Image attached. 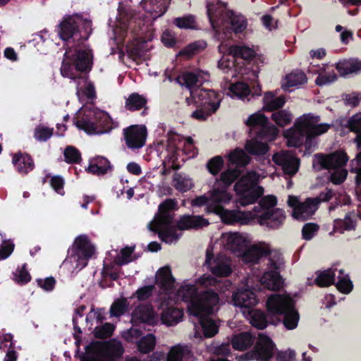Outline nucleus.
Listing matches in <instances>:
<instances>
[{"label": "nucleus", "instance_id": "3", "mask_svg": "<svg viewBox=\"0 0 361 361\" xmlns=\"http://www.w3.org/2000/svg\"><path fill=\"white\" fill-rule=\"evenodd\" d=\"M208 78L209 75L200 71L184 72L175 78L177 83L190 91V97H186L185 102L188 105L195 104L197 109L191 114V117L199 121H204L215 114L222 100L221 93L200 88Z\"/></svg>", "mask_w": 361, "mask_h": 361}, {"label": "nucleus", "instance_id": "12", "mask_svg": "<svg viewBox=\"0 0 361 361\" xmlns=\"http://www.w3.org/2000/svg\"><path fill=\"white\" fill-rule=\"evenodd\" d=\"M266 177L264 171L258 173L255 171L243 176L234 186L238 197V202L242 206L255 203L263 194L264 188L258 185L259 181Z\"/></svg>", "mask_w": 361, "mask_h": 361}, {"label": "nucleus", "instance_id": "13", "mask_svg": "<svg viewBox=\"0 0 361 361\" xmlns=\"http://www.w3.org/2000/svg\"><path fill=\"white\" fill-rule=\"evenodd\" d=\"M241 171L238 169H228L220 174L219 178H216L213 188L204 194L197 197L191 202L193 207H202L205 205V210L207 213H214L210 211L209 206L214 201V195L215 192H223L225 188L228 187L240 176Z\"/></svg>", "mask_w": 361, "mask_h": 361}, {"label": "nucleus", "instance_id": "52", "mask_svg": "<svg viewBox=\"0 0 361 361\" xmlns=\"http://www.w3.org/2000/svg\"><path fill=\"white\" fill-rule=\"evenodd\" d=\"M268 255L267 270H276L279 272V270L284 264L282 255L278 251H271L269 247V252Z\"/></svg>", "mask_w": 361, "mask_h": 361}, {"label": "nucleus", "instance_id": "42", "mask_svg": "<svg viewBox=\"0 0 361 361\" xmlns=\"http://www.w3.org/2000/svg\"><path fill=\"white\" fill-rule=\"evenodd\" d=\"M207 42L204 40H197L193 42L183 49H181L178 54V56H183L186 59L192 58L193 56L202 51L207 47Z\"/></svg>", "mask_w": 361, "mask_h": 361}, {"label": "nucleus", "instance_id": "10", "mask_svg": "<svg viewBox=\"0 0 361 361\" xmlns=\"http://www.w3.org/2000/svg\"><path fill=\"white\" fill-rule=\"evenodd\" d=\"M277 198L274 195L263 197L253 207V224L269 229H277L284 222L286 214L283 209L276 208Z\"/></svg>", "mask_w": 361, "mask_h": 361}, {"label": "nucleus", "instance_id": "8", "mask_svg": "<svg viewBox=\"0 0 361 361\" xmlns=\"http://www.w3.org/2000/svg\"><path fill=\"white\" fill-rule=\"evenodd\" d=\"M83 115L78 118L75 124L89 135L109 133L119 126V122L113 119L109 114L92 106L84 107Z\"/></svg>", "mask_w": 361, "mask_h": 361}, {"label": "nucleus", "instance_id": "30", "mask_svg": "<svg viewBox=\"0 0 361 361\" xmlns=\"http://www.w3.org/2000/svg\"><path fill=\"white\" fill-rule=\"evenodd\" d=\"M257 281L255 285L260 281L261 284L265 288L271 290H276L282 288L283 280L279 271L276 270H267L263 275L259 279V276H254Z\"/></svg>", "mask_w": 361, "mask_h": 361}, {"label": "nucleus", "instance_id": "55", "mask_svg": "<svg viewBox=\"0 0 361 361\" xmlns=\"http://www.w3.org/2000/svg\"><path fill=\"white\" fill-rule=\"evenodd\" d=\"M54 135V128L39 124L35 128L34 137L39 142H46Z\"/></svg>", "mask_w": 361, "mask_h": 361}, {"label": "nucleus", "instance_id": "46", "mask_svg": "<svg viewBox=\"0 0 361 361\" xmlns=\"http://www.w3.org/2000/svg\"><path fill=\"white\" fill-rule=\"evenodd\" d=\"M147 99L138 93H132L126 98L125 108L128 111H137L145 106Z\"/></svg>", "mask_w": 361, "mask_h": 361}, {"label": "nucleus", "instance_id": "50", "mask_svg": "<svg viewBox=\"0 0 361 361\" xmlns=\"http://www.w3.org/2000/svg\"><path fill=\"white\" fill-rule=\"evenodd\" d=\"M338 281L336 283L337 289L345 294L350 293L353 288V283L348 274H344L342 269H338L336 277Z\"/></svg>", "mask_w": 361, "mask_h": 361}, {"label": "nucleus", "instance_id": "59", "mask_svg": "<svg viewBox=\"0 0 361 361\" xmlns=\"http://www.w3.org/2000/svg\"><path fill=\"white\" fill-rule=\"evenodd\" d=\"M224 164L223 158L221 156H216L207 162V167L211 174L216 176L222 169Z\"/></svg>", "mask_w": 361, "mask_h": 361}, {"label": "nucleus", "instance_id": "15", "mask_svg": "<svg viewBox=\"0 0 361 361\" xmlns=\"http://www.w3.org/2000/svg\"><path fill=\"white\" fill-rule=\"evenodd\" d=\"M276 350V345L269 336L259 334L253 350L239 357L238 361H273Z\"/></svg>", "mask_w": 361, "mask_h": 361}, {"label": "nucleus", "instance_id": "34", "mask_svg": "<svg viewBox=\"0 0 361 361\" xmlns=\"http://www.w3.org/2000/svg\"><path fill=\"white\" fill-rule=\"evenodd\" d=\"M243 314L253 326L259 329H265L269 323L267 316L261 310L250 309L243 310Z\"/></svg>", "mask_w": 361, "mask_h": 361}, {"label": "nucleus", "instance_id": "31", "mask_svg": "<svg viewBox=\"0 0 361 361\" xmlns=\"http://www.w3.org/2000/svg\"><path fill=\"white\" fill-rule=\"evenodd\" d=\"M12 164L15 169L23 176L27 174L35 168L32 158L29 154L20 152L13 154Z\"/></svg>", "mask_w": 361, "mask_h": 361}, {"label": "nucleus", "instance_id": "56", "mask_svg": "<svg viewBox=\"0 0 361 361\" xmlns=\"http://www.w3.org/2000/svg\"><path fill=\"white\" fill-rule=\"evenodd\" d=\"M271 118L278 126L284 127L290 123L293 116L290 111L284 109L273 113Z\"/></svg>", "mask_w": 361, "mask_h": 361}, {"label": "nucleus", "instance_id": "32", "mask_svg": "<svg viewBox=\"0 0 361 361\" xmlns=\"http://www.w3.org/2000/svg\"><path fill=\"white\" fill-rule=\"evenodd\" d=\"M166 361H194V355L189 346L178 344L171 347Z\"/></svg>", "mask_w": 361, "mask_h": 361}, {"label": "nucleus", "instance_id": "45", "mask_svg": "<svg viewBox=\"0 0 361 361\" xmlns=\"http://www.w3.org/2000/svg\"><path fill=\"white\" fill-rule=\"evenodd\" d=\"M245 148L248 153L257 157L264 156L269 151L267 143L259 142L255 139L247 141Z\"/></svg>", "mask_w": 361, "mask_h": 361}, {"label": "nucleus", "instance_id": "53", "mask_svg": "<svg viewBox=\"0 0 361 361\" xmlns=\"http://www.w3.org/2000/svg\"><path fill=\"white\" fill-rule=\"evenodd\" d=\"M348 126L351 131L357 133L355 141L357 147H361V112L357 113L348 120Z\"/></svg>", "mask_w": 361, "mask_h": 361}, {"label": "nucleus", "instance_id": "29", "mask_svg": "<svg viewBox=\"0 0 361 361\" xmlns=\"http://www.w3.org/2000/svg\"><path fill=\"white\" fill-rule=\"evenodd\" d=\"M148 50L149 48L146 41L135 40L126 46V54L123 55V60L126 57L138 63L141 59L145 57Z\"/></svg>", "mask_w": 361, "mask_h": 361}, {"label": "nucleus", "instance_id": "47", "mask_svg": "<svg viewBox=\"0 0 361 361\" xmlns=\"http://www.w3.org/2000/svg\"><path fill=\"white\" fill-rule=\"evenodd\" d=\"M228 159L231 164L238 166H245L250 161V157L243 149L235 148L228 154Z\"/></svg>", "mask_w": 361, "mask_h": 361}, {"label": "nucleus", "instance_id": "17", "mask_svg": "<svg viewBox=\"0 0 361 361\" xmlns=\"http://www.w3.org/2000/svg\"><path fill=\"white\" fill-rule=\"evenodd\" d=\"M213 247L209 246L206 250L205 264L209 271L219 277H227L233 272V267L229 257L223 255L212 256Z\"/></svg>", "mask_w": 361, "mask_h": 361}, {"label": "nucleus", "instance_id": "62", "mask_svg": "<svg viewBox=\"0 0 361 361\" xmlns=\"http://www.w3.org/2000/svg\"><path fill=\"white\" fill-rule=\"evenodd\" d=\"M30 276L26 269V264H23L21 269H18L13 272V280L18 283H27L30 281Z\"/></svg>", "mask_w": 361, "mask_h": 361}, {"label": "nucleus", "instance_id": "22", "mask_svg": "<svg viewBox=\"0 0 361 361\" xmlns=\"http://www.w3.org/2000/svg\"><path fill=\"white\" fill-rule=\"evenodd\" d=\"M123 136L129 149H140L145 144L147 130L145 126H131L123 130Z\"/></svg>", "mask_w": 361, "mask_h": 361}, {"label": "nucleus", "instance_id": "48", "mask_svg": "<svg viewBox=\"0 0 361 361\" xmlns=\"http://www.w3.org/2000/svg\"><path fill=\"white\" fill-rule=\"evenodd\" d=\"M224 56L218 62V67L224 73H231V77H235L237 73L235 62L236 59L233 58L228 54H223Z\"/></svg>", "mask_w": 361, "mask_h": 361}, {"label": "nucleus", "instance_id": "57", "mask_svg": "<svg viewBox=\"0 0 361 361\" xmlns=\"http://www.w3.org/2000/svg\"><path fill=\"white\" fill-rule=\"evenodd\" d=\"M129 302L128 298H121L116 300L111 305L110 314L113 317L123 315L128 309Z\"/></svg>", "mask_w": 361, "mask_h": 361}, {"label": "nucleus", "instance_id": "51", "mask_svg": "<svg viewBox=\"0 0 361 361\" xmlns=\"http://www.w3.org/2000/svg\"><path fill=\"white\" fill-rule=\"evenodd\" d=\"M156 341V337L152 334L141 337L137 341L138 350L145 354L150 353L154 349Z\"/></svg>", "mask_w": 361, "mask_h": 361}, {"label": "nucleus", "instance_id": "21", "mask_svg": "<svg viewBox=\"0 0 361 361\" xmlns=\"http://www.w3.org/2000/svg\"><path fill=\"white\" fill-rule=\"evenodd\" d=\"M245 123L247 126L253 129L259 128L260 130L259 137H267V132H269L270 136L268 138L274 139L279 132L274 126L269 123L268 118L261 111L251 114Z\"/></svg>", "mask_w": 361, "mask_h": 361}, {"label": "nucleus", "instance_id": "19", "mask_svg": "<svg viewBox=\"0 0 361 361\" xmlns=\"http://www.w3.org/2000/svg\"><path fill=\"white\" fill-rule=\"evenodd\" d=\"M348 160L346 154L341 151L326 156L316 154L314 155L313 167L318 171L322 169L333 170L343 169Z\"/></svg>", "mask_w": 361, "mask_h": 361}, {"label": "nucleus", "instance_id": "37", "mask_svg": "<svg viewBox=\"0 0 361 361\" xmlns=\"http://www.w3.org/2000/svg\"><path fill=\"white\" fill-rule=\"evenodd\" d=\"M226 94L233 99H238L243 101H250L251 99L250 97V87L244 82L231 84L228 87Z\"/></svg>", "mask_w": 361, "mask_h": 361}, {"label": "nucleus", "instance_id": "23", "mask_svg": "<svg viewBox=\"0 0 361 361\" xmlns=\"http://www.w3.org/2000/svg\"><path fill=\"white\" fill-rule=\"evenodd\" d=\"M269 252V245L267 244L259 243L250 246L248 244L247 247L238 257H240L244 264L252 265L259 263L260 260Z\"/></svg>", "mask_w": 361, "mask_h": 361}, {"label": "nucleus", "instance_id": "26", "mask_svg": "<svg viewBox=\"0 0 361 361\" xmlns=\"http://www.w3.org/2000/svg\"><path fill=\"white\" fill-rule=\"evenodd\" d=\"M133 324L146 323L154 325L158 322V315L150 305H140L131 314Z\"/></svg>", "mask_w": 361, "mask_h": 361}, {"label": "nucleus", "instance_id": "41", "mask_svg": "<svg viewBox=\"0 0 361 361\" xmlns=\"http://www.w3.org/2000/svg\"><path fill=\"white\" fill-rule=\"evenodd\" d=\"M338 271L337 268H330L318 272L315 279L316 283L320 287H326L334 284Z\"/></svg>", "mask_w": 361, "mask_h": 361}, {"label": "nucleus", "instance_id": "20", "mask_svg": "<svg viewBox=\"0 0 361 361\" xmlns=\"http://www.w3.org/2000/svg\"><path fill=\"white\" fill-rule=\"evenodd\" d=\"M219 241L224 250L231 251L237 257L242 253L243 250L249 244L247 238L238 233H223Z\"/></svg>", "mask_w": 361, "mask_h": 361}, {"label": "nucleus", "instance_id": "1", "mask_svg": "<svg viewBox=\"0 0 361 361\" xmlns=\"http://www.w3.org/2000/svg\"><path fill=\"white\" fill-rule=\"evenodd\" d=\"M195 283L206 290L198 293L195 285L184 284L175 291V279L169 267L160 269L157 274V284L161 290L162 305L168 306L180 301L187 302L190 319L194 324V336L202 338L199 331L201 329L204 337L211 338L219 331V325L211 315L219 309V294L228 290L231 283L208 274L197 279Z\"/></svg>", "mask_w": 361, "mask_h": 361}, {"label": "nucleus", "instance_id": "58", "mask_svg": "<svg viewBox=\"0 0 361 361\" xmlns=\"http://www.w3.org/2000/svg\"><path fill=\"white\" fill-rule=\"evenodd\" d=\"M65 161L68 164H78L81 160L80 152L73 146H68L63 152Z\"/></svg>", "mask_w": 361, "mask_h": 361}, {"label": "nucleus", "instance_id": "64", "mask_svg": "<svg viewBox=\"0 0 361 361\" xmlns=\"http://www.w3.org/2000/svg\"><path fill=\"white\" fill-rule=\"evenodd\" d=\"M350 171L355 173L357 184H361V152L350 162Z\"/></svg>", "mask_w": 361, "mask_h": 361}, {"label": "nucleus", "instance_id": "49", "mask_svg": "<svg viewBox=\"0 0 361 361\" xmlns=\"http://www.w3.org/2000/svg\"><path fill=\"white\" fill-rule=\"evenodd\" d=\"M173 185L177 190L185 192L190 190L193 187V182L188 176L178 173L173 177Z\"/></svg>", "mask_w": 361, "mask_h": 361}, {"label": "nucleus", "instance_id": "40", "mask_svg": "<svg viewBox=\"0 0 361 361\" xmlns=\"http://www.w3.org/2000/svg\"><path fill=\"white\" fill-rule=\"evenodd\" d=\"M285 98L283 96L276 97L273 92H267L263 98V109L274 111L281 108L285 104Z\"/></svg>", "mask_w": 361, "mask_h": 361}, {"label": "nucleus", "instance_id": "2", "mask_svg": "<svg viewBox=\"0 0 361 361\" xmlns=\"http://www.w3.org/2000/svg\"><path fill=\"white\" fill-rule=\"evenodd\" d=\"M177 209L178 202L175 199H166L159 204L158 213L148 224L149 230L157 233L159 238L166 243L176 242L182 235L183 230L200 229L209 224L207 219L199 215H185L176 221L173 212Z\"/></svg>", "mask_w": 361, "mask_h": 361}, {"label": "nucleus", "instance_id": "7", "mask_svg": "<svg viewBox=\"0 0 361 361\" xmlns=\"http://www.w3.org/2000/svg\"><path fill=\"white\" fill-rule=\"evenodd\" d=\"M94 253V247L85 235L77 237L61 266L64 274L73 277L85 268Z\"/></svg>", "mask_w": 361, "mask_h": 361}, {"label": "nucleus", "instance_id": "33", "mask_svg": "<svg viewBox=\"0 0 361 361\" xmlns=\"http://www.w3.org/2000/svg\"><path fill=\"white\" fill-rule=\"evenodd\" d=\"M113 166L104 157L97 156L91 159L87 171L94 175L100 176L111 171Z\"/></svg>", "mask_w": 361, "mask_h": 361}, {"label": "nucleus", "instance_id": "28", "mask_svg": "<svg viewBox=\"0 0 361 361\" xmlns=\"http://www.w3.org/2000/svg\"><path fill=\"white\" fill-rule=\"evenodd\" d=\"M218 49L220 53L228 54L236 59L238 58L247 60L251 59L255 54V51L253 49L245 45H233L228 47L226 44L222 42L219 45Z\"/></svg>", "mask_w": 361, "mask_h": 361}, {"label": "nucleus", "instance_id": "24", "mask_svg": "<svg viewBox=\"0 0 361 361\" xmlns=\"http://www.w3.org/2000/svg\"><path fill=\"white\" fill-rule=\"evenodd\" d=\"M283 136L286 139L287 145L288 147H298L305 143L307 149H311V143L312 137H307L305 131L298 126H295V123L293 127L283 132Z\"/></svg>", "mask_w": 361, "mask_h": 361}, {"label": "nucleus", "instance_id": "14", "mask_svg": "<svg viewBox=\"0 0 361 361\" xmlns=\"http://www.w3.org/2000/svg\"><path fill=\"white\" fill-rule=\"evenodd\" d=\"M257 281V279L250 276L244 279L242 281L243 286L238 288L232 295L231 302L234 306L247 310L258 303L254 293L255 290L259 289V285H255Z\"/></svg>", "mask_w": 361, "mask_h": 361}, {"label": "nucleus", "instance_id": "44", "mask_svg": "<svg viewBox=\"0 0 361 361\" xmlns=\"http://www.w3.org/2000/svg\"><path fill=\"white\" fill-rule=\"evenodd\" d=\"M337 78V75L332 66H326L320 70L315 83L319 86L327 85L335 82Z\"/></svg>", "mask_w": 361, "mask_h": 361}, {"label": "nucleus", "instance_id": "25", "mask_svg": "<svg viewBox=\"0 0 361 361\" xmlns=\"http://www.w3.org/2000/svg\"><path fill=\"white\" fill-rule=\"evenodd\" d=\"M272 160L286 174L292 176L298 171L299 160L290 152L281 151L276 153L273 155Z\"/></svg>", "mask_w": 361, "mask_h": 361}, {"label": "nucleus", "instance_id": "9", "mask_svg": "<svg viewBox=\"0 0 361 361\" xmlns=\"http://www.w3.org/2000/svg\"><path fill=\"white\" fill-rule=\"evenodd\" d=\"M268 312L283 319L285 328L295 329L300 320V315L295 309V301L288 294L274 293L269 296L267 303Z\"/></svg>", "mask_w": 361, "mask_h": 361}, {"label": "nucleus", "instance_id": "4", "mask_svg": "<svg viewBox=\"0 0 361 361\" xmlns=\"http://www.w3.org/2000/svg\"><path fill=\"white\" fill-rule=\"evenodd\" d=\"M68 52L64 54V59L61 66V74L68 78L77 88V94L85 95L88 99L95 97V90L93 84L88 80L84 73L89 71L92 66V54L90 49L80 48L76 50L73 59L69 60Z\"/></svg>", "mask_w": 361, "mask_h": 361}, {"label": "nucleus", "instance_id": "36", "mask_svg": "<svg viewBox=\"0 0 361 361\" xmlns=\"http://www.w3.org/2000/svg\"><path fill=\"white\" fill-rule=\"evenodd\" d=\"M356 227V219L352 214H347L344 219H337L334 221V228L329 235L334 233H343L345 231L355 230Z\"/></svg>", "mask_w": 361, "mask_h": 361}, {"label": "nucleus", "instance_id": "11", "mask_svg": "<svg viewBox=\"0 0 361 361\" xmlns=\"http://www.w3.org/2000/svg\"><path fill=\"white\" fill-rule=\"evenodd\" d=\"M213 203H211L209 209L214 214H218L222 221L228 224H253V209L251 211L228 210L224 206L229 204L232 200V195L225 188L223 192H215Z\"/></svg>", "mask_w": 361, "mask_h": 361}, {"label": "nucleus", "instance_id": "43", "mask_svg": "<svg viewBox=\"0 0 361 361\" xmlns=\"http://www.w3.org/2000/svg\"><path fill=\"white\" fill-rule=\"evenodd\" d=\"M255 341V337L248 332L235 335L232 338V345L235 350H244L251 346Z\"/></svg>", "mask_w": 361, "mask_h": 361}, {"label": "nucleus", "instance_id": "6", "mask_svg": "<svg viewBox=\"0 0 361 361\" xmlns=\"http://www.w3.org/2000/svg\"><path fill=\"white\" fill-rule=\"evenodd\" d=\"M207 15L210 24L217 35L225 33V30L231 25L235 32H242L247 26L246 18L240 13L228 11L224 3L218 0H212L207 4Z\"/></svg>", "mask_w": 361, "mask_h": 361}, {"label": "nucleus", "instance_id": "38", "mask_svg": "<svg viewBox=\"0 0 361 361\" xmlns=\"http://www.w3.org/2000/svg\"><path fill=\"white\" fill-rule=\"evenodd\" d=\"M307 76L304 72L295 71L288 74L286 78L285 82L282 85V88L288 92H291L290 87H297L307 82Z\"/></svg>", "mask_w": 361, "mask_h": 361}, {"label": "nucleus", "instance_id": "35", "mask_svg": "<svg viewBox=\"0 0 361 361\" xmlns=\"http://www.w3.org/2000/svg\"><path fill=\"white\" fill-rule=\"evenodd\" d=\"M173 304L171 305L166 306V304L163 306L166 307V309L164 310L163 312L161 315V319L164 324L167 326H173L179 323L183 317V312L182 309L177 307H172Z\"/></svg>", "mask_w": 361, "mask_h": 361}, {"label": "nucleus", "instance_id": "54", "mask_svg": "<svg viewBox=\"0 0 361 361\" xmlns=\"http://www.w3.org/2000/svg\"><path fill=\"white\" fill-rule=\"evenodd\" d=\"M173 24L180 29H196L195 17L192 15H186L183 17L176 18Z\"/></svg>", "mask_w": 361, "mask_h": 361}, {"label": "nucleus", "instance_id": "61", "mask_svg": "<svg viewBox=\"0 0 361 361\" xmlns=\"http://www.w3.org/2000/svg\"><path fill=\"white\" fill-rule=\"evenodd\" d=\"M342 99L345 106L355 107L361 102V92H352L342 95Z\"/></svg>", "mask_w": 361, "mask_h": 361}, {"label": "nucleus", "instance_id": "39", "mask_svg": "<svg viewBox=\"0 0 361 361\" xmlns=\"http://www.w3.org/2000/svg\"><path fill=\"white\" fill-rule=\"evenodd\" d=\"M132 13H130L128 11H123L121 6L118 7V16L117 17L118 25L114 30L116 37L123 38V34L126 32L128 25L130 23V18H132Z\"/></svg>", "mask_w": 361, "mask_h": 361}, {"label": "nucleus", "instance_id": "16", "mask_svg": "<svg viewBox=\"0 0 361 361\" xmlns=\"http://www.w3.org/2000/svg\"><path fill=\"white\" fill-rule=\"evenodd\" d=\"M319 116L308 113L299 116L295 121V126H298L305 132L307 137H312L326 133L333 124L321 123Z\"/></svg>", "mask_w": 361, "mask_h": 361}, {"label": "nucleus", "instance_id": "60", "mask_svg": "<svg viewBox=\"0 0 361 361\" xmlns=\"http://www.w3.org/2000/svg\"><path fill=\"white\" fill-rule=\"evenodd\" d=\"M114 330V326L111 323H105L100 326H96L94 330V336L97 338L110 337Z\"/></svg>", "mask_w": 361, "mask_h": 361}, {"label": "nucleus", "instance_id": "18", "mask_svg": "<svg viewBox=\"0 0 361 361\" xmlns=\"http://www.w3.org/2000/svg\"><path fill=\"white\" fill-rule=\"evenodd\" d=\"M288 205L292 208V216L294 219L305 221L310 219L317 209V203L312 198H307L301 202L295 196L289 195Z\"/></svg>", "mask_w": 361, "mask_h": 361}, {"label": "nucleus", "instance_id": "63", "mask_svg": "<svg viewBox=\"0 0 361 361\" xmlns=\"http://www.w3.org/2000/svg\"><path fill=\"white\" fill-rule=\"evenodd\" d=\"M319 226L314 223L305 224L302 229V235L303 239L306 240H311L317 233Z\"/></svg>", "mask_w": 361, "mask_h": 361}, {"label": "nucleus", "instance_id": "27", "mask_svg": "<svg viewBox=\"0 0 361 361\" xmlns=\"http://www.w3.org/2000/svg\"><path fill=\"white\" fill-rule=\"evenodd\" d=\"M123 348L120 341L112 340L101 343L98 357L101 361H114L121 356Z\"/></svg>", "mask_w": 361, "mask_h": 361}, {"label": "nucleus", "instance_id": "5", "mask_svg": "<svg viewBox=\"0 0 361 361\" xmlns=\"http://www.w3.org/2000/svg\"><path fill=\"white\" fill-rule=\"evenodd\" d=\"M91 24L90 20H84L80 16L74 15L64 18L58 25L57 32L60 38L68 46L65 54L68 52L69 60L73 59L77 49L80 48L90 49L85 46H80V44L88 38Z\"/></svg>", "mask_w": 361, "mask_h": 361}]
</instances>
